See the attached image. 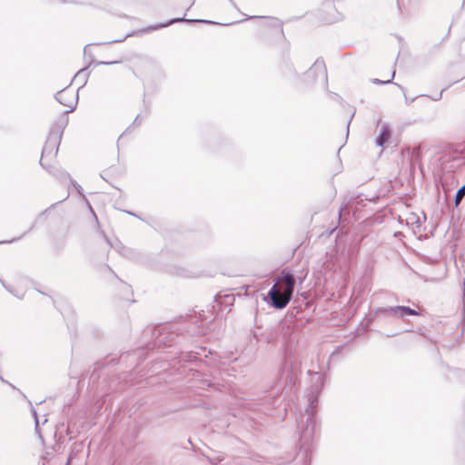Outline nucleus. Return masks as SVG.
<instances>
[{
    "label": "nucleus",
    "instance_id": "2",
    "mask_svg": "<svg viewBox=\"0 0 465 465\" xmlns=\"http://www.w3.org/2000/svg\"><path fill=\"white\" fill-rule=\"evenodd\" d=\"M56 99L59 103L64 104L66 107L70 108L69 111L73 110L74 103V95L70 90H63L56 94Z\"/></svg>",
    "mask_w": 465,
    "mask_h": 465
},
{
    "label": "nucleus",
    "instance_id": "6",
    "mask_svg": "<svg viewBox=\"0 0 465 465\" xmlns=\"http://www.w3.org/2000/svg\"><path fill=\"white\" fill-rule=\"evenodd\" d=\"M465 195V184L457 192L456 197H455V204L458 205L461 199Z\"/></svg>",
    "mask_w": 465,
    "mask_h": 465
},
{
    "label": "nucleus",
    "instance_id": "8",
    "mask_svg": "<svg viewBox=\"0 0 465 465\" xmlns=\"http://www.w3.org/2000/svg\"><path fill=\"white\" fill-rule=\"evenodd\" d=\"M313 70H320L322 72V75L323 76L325 75L324 68H323L322 64L318 62L315 63V64L313 66Z\"/></svg>",
    "mask_w": 465,
    "mask_h": 465
},
{
    "label": "nucleus",
    "instance_id": "4",
    "mask_svg": "<svg viewBox=\"0 0 465 465\" xmlns=\"http://www.w3.org/2000/svg\"><path fill=\"white\" fill-rule=\"evenodd\" d=\"M389 312L397 316V317H400V318H402L405 314H408V315H418V312L409 307H406V306H397V307H393V308H391L389 310Z\"/></svg>",
    "mask_w": 465,
    "mask_h": 465
},
{
    "label": "nucleus",
    "instance_id": "3",
    "mask_svg": "<svg viewBox=\"0 0 465 465\" xmlns=\"http://www.w3.org/2000/svg\"><path fill=\"white\" fill-rule=\"evenodd\" d=\"M57 150H58L57 149V138L54 137V139H52L50 137L43 149L42 159L47 155H52V156L55 155L57 153Z\"/></svg>",
    "mask_w": 465,
    "mask_h": 465
},
{
    "label": "nucleus",
    "instance_id": "1",
    "mask_svg": "<svg viewBox=\"0 0 465 465\" xmlns=\"http://www.w3.org/2000/svg\"><path fill=\"white\" fill-rule=\"evenodd\" d=\"M295 285L293 274L287 271H282L275 280V283L268 292L272 305L275 308L282 309L289 303Z\"/></svg>",
    "mask_w": 465,
    "mask_h": 465
},
{
    "label": "nucleus",
    "instance_id": "11",
    "mask_svg": "<svg viewBox=\"0 0 465 465\" xmlns=\"http://www.w3.org/2000/svg\"><path fill=\"white\" fill-rule=\"evenodd\" d=\"M195 22H200V23H207V21H204V20H194Z\"/></svg>",
    "mask_w": 465,
    "mask_h": 465
},
{
    "label": "nucleus",
    "instance_id": "5",
    "mask_svg": "<svg viewBox=\"0 0 465 465\" xmlns=\"http://www.w3.org/2000/svg\"><path fill=\"white\" fill-rule=\"evenodd\" d=\"M390 130L386 125H383L381 129V133L379 137L376 140V143L379 146H383L386 142H388L390 138Z\"/></svg>",
    "mask_w": 465,
    "mask_h": 465
},
{
    "label": "nucleus",
    "instance_id": "9",
    "mask_svg": "<svg viewBox=\"0 0 465 465\" xmlns=\"http://www.w3.org/2000/svg\"><path fill=\"white\" fill-rule=\"evenodd\" d=\"M33 411V414H34V417H35V430H38V426H39V421H38V419H37V414H36V411L35 410H32Z\"/></svg>",
    "mask_w": 465,
    "mask_h": 465
},
{
    "label": "nucleus",
    "instance_id": "7",
    "mask_svg": "<svg viewBox=\"0 0 465 465\" xmlns=\"http://www.w3.org/2000/svg\"><path fill=\"white\" fill-rule=\"evenodd\" d=\"M180 21H183V19H173V20H172L171 22H169L167 24L153 27L151 30L158 29V28H161V27H163V26H167V25H171V24H173L174 22H180Z\"/></svg>",
    "mask_w": 465,
    "mask_h": 465
},
{
    "label": "nucleus",
    "instance_id": "10",
    "mask_svg": "<svg viewBox=\"0 0 465 465\" xmlns=\"http://www.w3.org/2000/svg\"><path fill=\"white\" fill-rule=\"evenodd\" d=\"M375 82L381 83V81H379L378 79H376ZM382 83H384V84L391 83V80L382 81Z\"/></svg>",
    "mask_w": 465,
    "mask_h": 465
}]
</instances>
